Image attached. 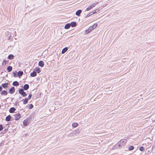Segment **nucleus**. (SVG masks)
<instances>
[{
  "mask_svg": "<svg viewBox=\"0 0 155 155\" xmlns=\"http://www.w3.org/2000/svg\"><path fill=\"white\" fill-rule=\"evenodd\" d=\"M3 129V126L2 125H0V131L2 130Z\"/></svg>",
  "mask_w": 155,
  "mask_h": 155,
  "instance_id": "nucleus-31",
  "label": "nucleus"
},
{
  "mask_svg": "<svg viewBox=\"0 0 155 155\" xmlns=\"http://www.w3.org/2000/svg\"><path fill=\"white\" fill-rule=\"evenodd\" d=\"M98 4V2H97L95 3H93L89 7H87L85 10L86 11H88L91 9H92L94 7H95V6Z\"/></svg>",
  "mask_w": 155,
  "mask_h": 155,
  "instance_id": "nucleus-2",
  "label": "nucleus"
},
{
  "mask_svg": "<svg viewBox=\"0 0 155 155\" xmlns=\"http://www.w3.org/2000/svg\"><path fill=\"white\" fill-rule=\"evenodd\" d=\"M127 142L126 140L125 139H123L121 140L119 142L117 143L115 145L116 147L118 148V147H124L125 145V144Z\"/></svg>",
  "mask_w": 155,
  "mask_h": 155,
  "instance_id": "nucleus-1",
  "label": "nucleus"
},
{
  "mask_svg": "<svg viewBox=\"0 0 155 155\" xmlns=\"http://www.w3.org/2000/svg\"><path fill=\"white\" fill-rule=\"evenodd\" d=\"M12 68L11 66H9L7 68V70L8 72H10L12 71Z\"/></svg>",
  "mask_w": 155,
  "mask_h": 155,
  "instance_id": "nucleus-19",
  "label": "nucleus"
},
{
  "mask_svg": "<svg viewBox=\"0 0 155 155\" xmlns=\"http://www.w3.org/2000/svg\"><path fill=\"white\" fill-rule=\"evenodd\" d=\"M15 91V88L14 87H12L10 88L9 91V92L11 94H13Z\"/></svg>",
  "mask_w": 155,
  "mask_h": 155,
  "instance_id": "nucleus-6",
  "label": "nucleus"
},
{
  "mask_svg": "<svg viewBox=\"0 0 155 155\" xmlns=\"http://www.w3.org/2000/svg\"><path fill=\"white\" fill-rule=\"evenodd\" d=\"M23 73L21 71H19L18 73V77H21L23 74Z\"/></svg>",
  "mask_w": 155,
  "mask_h": 155,
  "instance_id": "nucleus-22",
  "label": "nucleus"
},
{
  "mask_svg": "<svg viewBox=\"0 0 155 155\" xmlns=\"http://www.w3.org/2000/svg\"><path fill=\"white\" fill-rule=\"evenodd\" d=\"M92 29H91L90 27L88 29L85 30V34H87L88 33L91 32L92 31Z\"/></svg>",
  "mask_w": 155,
  "mask_h": 155,
  "instance_id": "nucleus-5",
  "label": "nucleus"
},
{
  "mask_svg": "<svg viewBox=\"0 0 155 155\" xmlns=\"http://www.w3.org/2000/svg\"><path fill=\"white\" fill-rule=\"evenodd\" d=\"M2 86L4 88H6L8 87V83H5V84H1Z\"/></svg>",
  "mask_w": 155,
  "mask_h": 155,
  "instance_id": "nucleus-7",
  "label": "nucleus"
},
{
  "mask_svg": "<svg viewBox=\"0 0 155 155\" xmlns=\"http://www.w3.org/2000/svg\"><path fill=\"white\" fill-rule=\"evenodd\" d=\"M23 124L25 126H27L28 125V120H24L23 121Z\"/></svg>",
  "mask_w": 155,
  "mask_h": 155,
  "instance_id": "nucleus-21",
  "label": "nucleus"
},
{
  "mask_svg": "<svg viewBox=\"0 0 155 155\" xmlns=\"http://www.w3.org/2000/svg\"><path fill=\"white\" fill-rule=\"evenodd\" d=\"M12 84L15 86H17L19 85V83L17 81H15L13 82Z\"/></svg>",
  "mask_w": 155,
  "mask_h": 155,
  "instance_id": "nucleus-23",
  "label": "nucleus"
},
{
  "mask_svg": "<svg viewBox=\"0 0 155 155\" xmlns=\"http://www.w3.org/2000/svg\"><path fill=\"white\" fill-rule=\"evenodd\" d=\"M91 16V15H90V14H87V16H86V17H89V16Z\"/></svg>",
  "mask_w": 155,
  "mask_h": 155,
  "instance_id": "nucleus-34",
  "label": "nucleus"
},
{
  "mask_svg": "<svg viewBox=\"0 0 155 155\" xmlns=\"http://www.w3.org/2000/svg\"><path fill=\"white\" fill-rule=\"evenodd\" d=\"M38 65L41 67H43L44 65V63L42 61H40L38 63Z\"/></svg>",
  "mask_w": 155,
  "mask_h": 155,
  "instance_id": "nucleus-12",
  "label": "nucleus"
},
{
  "mask_svg": "<svg viewBox=\"0 0 155 155\" xmlns=\"http://www.w3.org/2000/svg\"><path fill=\"white\" fill-rule=\"evenodd\" d=\"M22 101H23V103L24 104H26L28 102V98H26L25 99H23Z\"/></svg>",
  "mask_w": 155,
  "mask_h": 155,
  "instance_id": "nucleus-18",
  "label": "nucleus"
},
{
  "mask_svg": "<svg viewBox=\"0 0 155 155\" xmlns=\"http://www.w3.org/2000/svg\"><path fill=\"white\" fill-rule=\"evenodd\" d=\"M31 94H30V95H29L28 96V99H30L31 98Z\"/></svg>",
  "mask_w": 155,
  "mask_h": 155,
  "instance_id": "nucleus-32",
  "label": "nucleus"
},
{
  "mask_svg": "<svg viewBox=\"0 0 155 155\" xmlns=\"http://www.w3.org/2000/svg\"><path fill=\"white\" fill-rule=\"evenodd\" d=\"M2 90V87L0 86V91H1Z\"/></svg>",
  "mask_w": 155,
  "mask_h": 155,
  "instance_id": "nucleus-36",
  "label": "nucleus"
},
{
  "mask_svg": "<svg viewBox=\"0 0 155 155\" xmlns=\"http://www.w3.org/2000/svg\"><path fill=\"white\" fill-rule=\"evenodd\" d=\"M16 109L14 107H11L9 110V111L10 113H13L15 110Z\"/></svg>",
  "mask_w": 155,
  "mask_h": 155,
  "instance_id": "nucleus-8",
  "label": "nucleus"
},
{
  "mask_svg": "<svg viewBox=\"0 0 155 155\" xmlns=\"http://www.w3.org/2000/svg\"><path fill=\"white\" fill-rule=\"evenodd\" d=\"M141 151H143V150H144V148L143 147H140V149H139Z\"/></svg>",
  "mask_w": 155,
  "mask_h": 155,
  "instance_id": "nucleus-30",
  "label": "nucleus"
},
{
  "mask_svg": "<svg viewBox=\"0 0 155 155\" xmlns=\"http://www.w3.org/2000/svg\"><path fill=\"white\" fill-rule=\"evenodd\" d=\"M134 147L132 146H131L129 147L128 149L129 150H132L134 149Z\"/></svg>",
  "mask_w": 155,
  "mask_h": 155,
  "instance_id": "nucleus-28",
  "label": "nucleus"
},
{
  "mask_svg": "<svg viewBox=\"0 0 155 155\" xmlns=\"http://www.w3.org/2000/svg\"><path fill=\"white\" fill-rule=\"evenodd\" d=\"M14 119L15 120H18L21 117V115L19 114H17L14 115Z\"/></svg>",
  "mask_w": 155,
  "mask_h": 155,
  "instance_id": "nucleus-4",
  "label": "nucleus"
},
{
  "mask_svg": "<svg viewBox=\"0 0 155 155\" xmlns=\"http://www.w3.org/2000/svg\"><path fill=\"white\" fill-rule=\"evenodd\" d=\"M99 11V10L98 9H95L94 11L93 12V14H95L97 12H98Z\"/></svg>",
  "mask_w": 155,
  "mask_h": 155,
  "instance_id": "nucleus-27",
  "label": "nucleus"
},
{
  "mask_svg": "<svg viewBox=\"0 0 155 155\" xmlns=\"http://www.w3.org/2000/svg\"><path fill=\"white\" fill-rule=\"evenodd\" d=\"M33 107V106L32 104H30L29 105V109H32Z\"/></svg>",
  "mask_w": 155,
  "mask_h": 155,
  "instance_id": "nucleus-29",
  "label": "nucleus"
},
{
  "mask_svg": "<svg viewBox=\"0 0 155 155\" xmlns=\"http://www.w3.org/2000/svg\"><path fill=\"white\" fill-rule=\"evenodd\" d=\"M70 26L72 27H74L76 26V23L75 22L73 21L71 22V23H70Z\"/></svg>",
  "mask_w": 155,
  "mask_h": 155,
  "instance_id": "nucleus-11",
  "label": "nucleus"
},
{
  "mask_svg": "<svg viewBox=\"0 0 155 155\" xmlns=\"http://www.w3.org/2000/svg\"><path fill=\"white\" fill-rule=\"evenodd\" d=\"M34 70H35L36 72V71L38 73H39L40 72V68L37 67L35 68Z\"/></svg>",
  "mask_w": 155,
  "mask_h": 155,
  "instance_id": "nucleus-20",
  "label": "nucleus"
},
{
  "mask_svg": "<svg viewBox=\"0 0 155 155\" xmlns=\"http://www.w3.org/2000/svg\"><path fill=\"white\" fill-rule=\"evenodd\" d=\"M29 85L28 84H25L24 85L23 88L24 90H26L29 88Z\"/></svg>",
  "mask_w": 155,
  "mask_h": 155,
  "instance_id": "nucleus-10",
  "label": "nucleus"
},
{
  "mask_svg": "<svg viewBox=\"0 0 155 155\" xmlns=\"http://www.w3.org/2000/svg\"><path fill=\"white\" fill-rule=\"evenodd\" d=\"M13 74H14V77H16L17 76H16V73H15V72H14L13 73Z\"/></svg>",
  "mask_w": 155,
  "mask_h": 155,
  "instance_id": "nucleus-33",
  "label": "nucleus"
},
{
  "mask_svg": "<svg viewBox=\"0 0 155 155\" xmlns=\"http://www.w3.org/2000/svg\"><path fill=\"white\" fill-rule=\"evenodd\" d=\"M72 125L74 127H76L78 126V124L76 123H73L72 124Z\"/></svg>",
  "mask_w": 155,
  "mask_h": 155,
  "instance_id": "nucleus-24",
  "label": "nucleus"
},
{
  "mask_svg": "<svg viewBox=\"0 0 155 155\" xmlns=\"http://www.w3.org/2000/svg\"><path fill=\"white\" fill-rule=\"evenodd\" d=\"M1 94H3L5 95H6L7 94V92L6 91H2Z\"/></svg>",
  "mask_w": 155,
  "mask_h": 155,
  "instance_id": "nucleus-26",
  "label": "nucleus"
},
{
  "mask_svg": "<svg viewBox=\"0 0 155 155\" xmlns=\"http://www.w3.org/2000/svg\"><path fill=\"white\" fill-rule=\"evenodd\" d=\"M11 118V116L10 115H9L6 117L5 120L7 121H10Z\"/></svg>",
  "mask_w": 155,
  "mask_h": 155,
  "instance_id": "nucleus-15",
  "label": "nucleus"
},
{
  "mask_svg": "<svg viewBox=\"0 0 155 155\" xmlns=\"http://www.w3.org/2000/svg\"><path fill=\"white\" fill-rule=\"evenodd\" d=\"M70 23L66 24L64 26V28L66 29H68L70 27Z\"/></svg>",
  "mask_w": 155,
  "mask_h": 155,
  "instance_id": "nucleus-16",
  "label": "nucleus"
},
{
  "mask_svg": "<svg viewBox=\"0 0 155 155\" xmlns=\"http://www.w3.org/2000/svg\"><path fill=\"white\" fill-rule=\"evenodd\" d=\"M92 13H93V12H90L89 14H90L91 15L94 14H92Z\"/></svg>",
  "mask_w": 155,
  "mask_h": 155,
  "instance_id": "nucleus-35",
  "label": "nucleus"
},
{
  "mask_svg": "<svg viewBox=\"0 0 155 155\" xmlns=\"http://www.w3.org/2000/svg\"><path fill=\"white\" fill-rule=\"evenodd\" d=\"M68 48L67 47H65L63 48L61 51V53L62 54H64L65 53L67 50H68Z\"/></svg>",
  "mask_w": 155,
  "mask_h": 155,
  "instance_id": "nucleus-17",
  "label": "nucleus"
},
{
  "mask_svg": "<svg viewBox=\"0 0 155 155\" xmlns=\"http://www.w3.org/2000/svg\"><path fill=\"white\" fill-rule=\"evenodd\" d=\"M37 74L35 71H34L30 75L32 77H34Z\"/></svg>",
  "mask_w": 155,
  "mask_h": 155,
  "instance_id": "nucleus-14",
  "label": "nucleus"
},
{
  "mask_svg": "<svg viewBox=\"0 0 155 155\" xmlns=\"http://www.w3.org/2000/svg\"><path fill=\"white\" fill-rule=\"evenodd\" d=\"M81 12L82 11L81 10H78L76 12V15L78 16H79Z\"/></svg>",
  "mask_w": 155,
  "mask_h": 155,
  "instance_id": "nucleus-9",
  "label": "nucleus"
},
{
  "mask_svg": "<svg viewBox=\"0 0 155 155\" xmlns=\"http://www.w3.org/2000/svg\"><path fill=\"white\" fill-rule=\"evenodd\" d=\"M19 92L21 94L23 97H25L26 96L27 94L25 92L23 89H21L19 90Z\"/></svg>",
  "mask_w": 155,
  "mask_h": 155,
  "instance_id": "nucleus-3",
  "label": "nucleus"
},
{
  "mask_svg": "<svg viewBox=\"0 0 155 155\" xmlns=\"http://www.w3.org/2000/svg\"><path fill=\"white\" fill-rule=\"evenodd\" d=\"M14 58V56L12 54H10L8 57V58L9 59H12Z\"/></svg>",
  "mask_w": 155,
  "mask_h": 155,
  "instance_id": "nucleus-25",
  "label": "nucleus"
},
{
  "mask_svg": "<svg viewBox=\"0 0 155 155\" xmlns=\"http://www.w3.org/2000/svg\"><path fill=\"white\" fill-rule=\"evenodd\" d=\"M97 26V23H95L92 26L90 27L93 30L94 29H95Z\"/></svg>",
  "mask_w": 155,
  "mask_h": 155,
  "instance_id": "nucleus-13",
  "label": "nucleus"
}]
</instances>
